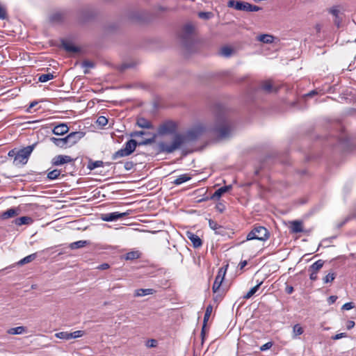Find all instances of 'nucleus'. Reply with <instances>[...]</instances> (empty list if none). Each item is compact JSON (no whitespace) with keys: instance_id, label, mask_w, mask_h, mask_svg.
<instances>
[{"instance_id":"338daca9","label":"nucleus","mask_w":356,"mask_h":356,"mask_svg":"<svg viewBox=\"0 0 356 356\" xmlns=\"http://www.w3.org/2000/svg\"><path fill=\"white\" fill-rule=\"evenodd\" d=\"M221 298H221V296H220L217 295V296H216L213 298V300H214L215 301H217V300H221Z\"/></svg>"},{"instance_id":"7ed1b4c3","label":"nucleus","mask_w":356,"mask_h":356,"mask_svg":"<svg viewBox=\"0 0 356 356\" xmlns=\"http://www.w3.org/2000/svg\"><path fill=\"white\" fill-rule=\"evenodd\" d=\"M193 26L188 24L183 26L179 33L181 42L187 50H191L195 43L193 35Z\"/></svg>"},{"instance_id":"a878e982","label":"nucleus","mask_w":356,"mask_h":356,"mask_svg":"<svg viewBox=\"0 0 356 356\" xmlns=\"http://www.w3.org/2000/svg\"><path fill=\"white\" fill-rule=\"evenodd\" d=\"M154 290L152 289H140L136 291L135 296L140 297L145 296L147 295L153 294L154 293Z\"/></svg>"},{"instance_id":"c756f323","label":"nucleus","mask_w":356,"mask_h":356,"mask_svg":"<svg viewBox=\"0 0 356 356\" xmlns=\"http://www.w3.org/2000/svg\"><path fill=\"white\" fill-rule=\"evenodd\" d=\"M304 332L303 328L300 326V324H296L293 327V334L292 338L296 339L299 335H301Z\"/></svg>"},{"instance_id":"9d476101","label":"nucleus","mask_w":356,"mask_h":356,"mask_svg":"<svg viewBox=\"0 0 356 356\" xmlns=\"http://www.w3.org/2000/svg\"><path fill=\"white\" fill-rule=\"evenodd\" d=\"M85 136L83 131H74L67 136V142L70 146L76 144Z\"/></svg>"},{"instance_id":"ea45409f","label":"nucleus","mask_w":356,"mask_h":356,"mask_svg":"<svg viewBox=\"0 0 356 356\" xmlns=\"http://www.w3.org/2000/svg\"><path fill=\"white\" fill-rule=\"evenodd\" d=\"M155 138H156V135L154 134L152 138L145 139L140 142H138V146L150 145L155 141Z\"/></svg>"},{"instance_id":"f03ea898","label":"nucleus","mask_w":356,"mask_h":356,"mask_svg":"<svg viewBox=\"0 0 356 356\" xmlns=\"http://www.w3.org/2000/svg\"><path fill=\"white\" fill-rule=\"evenodd\" d=\"M214 130L218 134V136L221 139L228 138L231 136L233 131V126L225 111L217 115L216 124Z\"/></svg>"},{"instance_id":"09e8293b","label":"nucleus","mask_w":356,"mask_h":356,"mask_svg":"<svg viewBox=\"0 0 356 356\" xmlns=\"http://www.w3.org/2000/svg\"><path fill=\"white\" fill-rule=\"evenodd\" d=\"M146 134H147L146 132L143 131H136L131 132L130 136L131 137H139V136H142Z\"/></svg>"},{"instance_id":"aec40b11","label":"nucleus","mask_w":356,"mask_h":356,"mask_svg":"<svg viewBox=\"0 0 356 356\" xmlns=\"http://www.w3.org/2000/svg\"><path fill=\"white\" fill-rule=\"evenodd\" d=\"M137 146L138 142L134 139L129 140L123 145V147L131 154H132L135 151Z\"/></svg>"},{"instance_id":"f704fd0d","label":"nucleus","mask_w":356,"mask_h":356,"mask_svg":"<svg viewBox=\"0 0 356 356\" xmlns=\"http://www.w3.org/2000/svg\"><path fill=\"white\" fill-rule=\"evenodd\" d=\"M323 264H324V261L323 260H321V259H319V260L316 261V262H314L309 267V268L312 271L317 272L318 270H320L323 267Z\"/></svg>"},{"instance_id":"412c9836","label":"nucleus","mask_w":356,"mask_h":356,"mask_svg":"<svg viewBox=\"0 0 356 356\" xmlns=\"http://www.w3.org/2000/svg\"><path fill=\"white\" fill-rule=\"evenodd\" d=\"M130 154H131L124 147H122L120 149L113 154L111 158L113 160H116L121 157L129 156Z\"/></svg>"},{"instance_id":"423d86ee","label":"nucleus","mask_w":356,"mask_h":356,"mask_svg":"<svg viewBox=\"0 0 356 356\" xmlns=\"http://www.w3.org/2000/svg\"><path fill=\"white\" fill-rule=\"evenodd\" d=\"M227 6L230 8H234L237 10H243L247 12H257L261 10V8L259 6L241 1L230 0L228 1Z\"/></svg>"},{"instance_id":"5701e85b","label":"nucleus","mask_w":356,"mask_h":356,"mask_svg":"<svg viewBox=\"0 0 356 356\" xmlns=\"http://www.w3.org/2000/svg\"><path fill=\"white\" fill-rule=\"evenodd\" d=\"M61 42L62 47L67 52H77L79 51L77 47H74L71 42L68 41L63 40Z\"/></svg>"},{"instance_id":"1a4fd4ad","label":"nucleus","mask_w":356,"mask_h":356,"mask_svg":"<svg viewBox=\"0 0 356 356\" xmlns=\"http://www.w3.org/2000/svg\"><path fill=\"white\" fill-rule=\"evenodd\" d=\"M129 214L127 212L120 213L118 211L102 214L101 218L106 222L115 221L120 218H124Z\"/></svg>"},{"instance_id":"20e7f679","label":"nucleus","mask_w":356,"mask_h":356,"mask_svg":"<svg viewBox=\"0 0 356 356\" xmlns=\"http://www.w3.org/2000/svg\"><path fill=\"white\" fill-rule=\"evenodd\" d=\"M177 129L178 124L176 122L170 120H165L159 126L157 134L160 136L172 135L173 137L176 134H179Z\"/></svg>"},{"instance_id":"4c0bfd02","label":"nucleus","mask_w":356,"mask_h":356,"mask_svg":"<svg viewBox=\"0 0 356 356\" xmlns=\"http://www.w3.org/2000/svg\"><path fill=\"white\" fill-rule=\"evenodd\" d=\"M56 338L65 340L71 339L70 332H60L55 334Z\"/></svg>"},{"instance_id":"a18cd8bd","label":"nucleus","mask_w":356,"mask_h":356,"mask_svg":"<svg viewBox=\"0 0 356 356\" xmlns=\"http://www.w3.org/2000/svg\"><path fill=\"white\" fill-rule=\"evenodd\" d=\"M84 334V331L83 330H77L73 332H70L71 339H76L81 337Z\"/></svg>"},{"instance_id":"e2e57ef3","label":"nucleus","mask_w":356,"mask_h":356,"mask_svg":"<svg viewBox=\"0 0 356 356\" xmlns=\"http://www.w3.org/2000/svg\"><path fill=\"white\" fill-rule=\"evenodd\" d=\"M216 208L217 209L220 211V212H223L224 209H225V207L223 204H219L216 206Z\"/></svg>"},{"instance_id":"58836bf2","label":"nucleus","mask_w":356,"mask_h":356,"mask_svg":"<svg viewBox=\"0 0 356 356\" xmlns=\"http://www.w3.org/2000/svg\"><path fill=\"white\" fill-rule=\"evenodd\" d=\"M232 49L229 47H223L221 49H220V55L221 56H223L225 57H229L232 55Z\"/></svg>"},{"instance_id":"bb28decb","label":"nucleus","mask_w":356,"mask_h":356,"mask_svg":"<svg viewBox=\"0 0 356 356\" xmlns=\"http://www.w3.org/2000/svg\"><path fill=\"white\" fill-rule=\"evenodd\" d=\"M258 40L266 44H270L274 41V37L268 34H262L259 35Z\"/></svg>"},{"instance_id":"393cba45","label":"nucleus","mask_w":356,"mask_h":356,"mask_svg":"<svg viewBox=\"0 0 356 356\" xmlns=\"http://www.w3.org/2000/svg\"><path fill=\"white\" fill-rule=\"evenodd\" d=\"M191 177L188 174H183L179 175L177 179H175L172 183L175 185H180L188 180H190Z\"/></svg>"},{"instance_id":"052dcab7","label":"nucleus","mask_w":356,"mask_h":356,"mask_svg":"<svg viewBox=\"0 0 356 356\" xmlns=\"http://www.w3.org/2000/svg\"><path fill=\"white\" fill-rule=\"evenodd\" d=\"M15 155H17V151L15 149H11L8 152V156L10 157L15 158Z\"/></svg>"},{"instance_id":"6e6d98bb","label":"nucleus","mask_w":356,"mask_h":356,"mask_svg":"<svg viewBox=\"0 0 356 356\" xmlns=\"http://www.w3.org/2000/svg\"><path fill=\"white\" fill-rule=\"evenodd\" d=\"M109 267H110V266H109L108 264L104 263V264H102L99 265L97 267V269L103 270L108 269Z\"/></svg>"},{"instance_id":"c9c22d12","label":"nucleus","mask_w":356,"mask_h":356,"mask_svg":"<svg viewBox=\"0 0 356 356\" xmlns=\"http://www.w3.org/2000/svg\"><path fill=\"white\" fill-rule=\"evenodd\" d=\"M61 173V171L57 169L53 170L48 172L47 178L50 180H54L57 179Z\"/></svg>"},{"instance_id":"c03bdc74","label":"nucleus","mask_w":356,"mask_h":356,"mask_svg":"<svg viewBox=\"0 0 356 356\" xmlns=\"http://www.w3.org/2000/svg\"><path fill=\"white\" fill-rule=\"evenodd\" d=\"M97 123L100 126H105L108 123V120L106 117L101 115L98 117L97 120Z\"/></svg>"},{"instance_id":"f257e3e1","label":"nucleus","mask_w":356,"mask_h":356,"mask_svg":"<svg viewBox=\"0 0 356 356\" xmlns=\"http://www.w3.org/2000/svg\"><path fill=\"white\" fill-rule=\"evenodd\" d=\"M205 128L200 124L195 126L184 134H176L170 142L161 141L157 148L159 153L171 154L180 149L184 144L197 140L204 132Z\"/></svg>"},{"instance_id":"bf43d9fd","label":"nucleus","mask_w":356,"mask_h":356,"mask_svg":"<svg viewBox=\"0 0 356 356\" xmlns=\"http://www.w3.org/2000/svg\"><path fill=\"white\" fill-rule=\"evenodd\" d=\"M309 278L313 281L317 280V272L312 271L309 275Z\"/></svg>"},{"instance_id":"72a5a7b5","label":"nucleus","mask_w":356,"mask_h":356,"mask_svg":"<svg viewBox=\"0 0 356 356\" xmlns=\"http://www.w3.org/2000/svg\"><path fill=\"white\" fill-rule=\"evenodd\" d=\"M104 163L102 161H95L89 162L88 167L90 170H94L97 168L104 167Z\"/></svg>"},{"instance_id":"680f3d73","label":"nucleus","mask_w":356,"mask_h":356,"mask_svg":"<svg viewBox=\"0 0 356 356\" xmlns=\"http://www.w3.org/2000/svg\"><path fill=\"white\" fill-rule=\"evenodd\" d=\"M293 291V287L291 286H287L286 287V292L288 293V294H291Z\"/></svg>"},{"instance_id":"f3484780","label":"nucleus","mask_w":356,"mask_h":356,"mask_svg":"<svg viewBox=\"0 0 356 356\" xmlns=\"http://www.w3.org/2000/svg\"><path fill=\"white\" fill-rule=\"evenodd\" d=\"M212 310H213L212 305H209L207 307V309H206V311H205V313H204V316L203 327H202V331H201V335L202 337L204 334V328H205L206 324H207V321H209V317L211 316Z\"/></svg>"},{"instance_id":"2eb2a0df","label":"nucleus","mask_w":356,"mask_h":356,"mask_svg":"<svg viewBox=\"0 0 356 356\" xmlns=\"http://www.w3.org/2000/svg\"><path fill=\"white\" fill-rule=\"evenodd\" d=\"M290 232L297 234L303 232L302 222L299 220H294L291 222Z\"/></svg>"},{"instance_id":"cd10ccee","label":"nucleus","mask_w":356,"mask_h":356,"mask_svg":"<svg viewBox=\"0 0 356 356\" xmlns=\"http://www.w3.org/2000/svg\"><path fill=\"white\" fill-rule=\"evenodd\" d=\"M26 330L25 327L24 326H19L16 327H12L8 330L7 333L12 335L15 334H21L24 333Z\"/></svg>"},{"instance_id":"774afa93","label":"nucleus","mask_w":356,"mask_h":356,"mask_svg":"<svg viewBox=\"0 0 356 356\" xmlns=\"http://www.w3.org/2000/svg\"><path fill=\"white\" fill-rule=\"evenodd\" d=\"M36 104H37V102H33L31 104L30 107H33Z\"/></svg>"},{"instance_id":"f8f14e48","label":"nucleus","mask_w":356,"mask_h":356,"mask_svg":"<svg viewBox=\"0 0 356 356\" xmlns=\"http://www.w3.org/2000/svg\"><path fill=\"white\" fill-rule=\"evenodd\" d=\"M232 188V185H227L217 189L215 193L211 196V200H219L220 197L226 192L229 191Z\"/></svg>"},{"instance_id":"dca6fc26","label":"nucleus","mask_w":356,"mask_h":356,"mask_svg":"<svg viewBox=\"0 0 356 356\" xmlns=\"http://www.w3.org/2000/svg\"><path fill=\"white\" fill-rule=\"evenodd\" d=\"M69 130L66 124H60L56 126L53 129V134L55 135L60 136L66 134Z\"/></svg>"},{"instance_id":"3c124183","label":"nucleus","mask_w":356,"mask_h":356,"mask_svg":"<svg viewBox=\"0 0 356 356\" xmlns=\"http://www.w3.org/2000/svg\"><path fill=\"white\" fill-rule=\"evenodd\" d=\"M353 307H354L353 303L350 302L345 303L342 306L341 309L343 310H350V309H353Z\"/></svg>"},{"instance_id":"4468645a","label":"nucleus","mask_w":356,"mask_h":356,"mask_svg":"<svg viewBox=\"0 0 356 356\" xmlns=\"http://www.w3.org/2000/svg\"><path fill=\"white\" fill-rule=\"evenodd\" d=\"M187 237L191 241V243H193V246L195 248H197L202 245V240L197 235L192 232H187Z\"/></svg>"},{"instance_id":"5fc2aeb1","label":"nucleus","mask_w":356,"mask_h":356,"mask_svg":"<svg viewBox=\"0 0 356 356\" xmlns=\"http://www.w3.org/2000/svg\"><path fill=\"white\" fill-rule=\"evenodd\" d=\"M347 335H346V333L345 332H342V333H339V334H335L334 336H333L332 337V339L334 340H338V339H340L343 337H346Z\"/></svg>"},{"instance_id":"c85d7f7f","label":"nucleus","mask_w":356,"mask_h":356,"mask_svg":"<svg viewBox=\"0 0 356 356\" xmlns=\"http://www.w3.org/2000/svg\"><path fill=\"white\" fill-rule=\"evenodd\" d=\"M36 258V253H33L31 254H29L24 258L19 260L17 264L19 266H22L24 264H28L33 261Z\"/></svg>"},{"instance_id":"e433bc0d","label":"nucleus","mask_w":356,"mask_h":356,"mask_svg":"<svg viewBox=\"0 0 356 356\" xmlns=\"http://www.w3.org/2000/svg\"><path fill=\"white\" fill-rule=\"evenodd\" d=\"M54 77V76L51 73L43 74L39 76L38 81L41 83H45L49 80L53 79Z\"/></svg>"},{"instance_id":"4be33fe9","label":"nucleus","mask_w":356,"mask_h":356,"mask_svg":"<svg viewBox=\"0 0 356 356\" xmlns=\"http://www.w3.org/2000/svg\"><path fill=\"white\" fill-rule=\"evenodd\" d=\"M51 141L54 143L56 146L63 147L66 145H69L67 136L65 138H50Z\"/></svg>"},{"instance_id":"49530a36","label":"nucleus","mask_w":356,"mask_h":356,"mask_svg":"<svg viewBox=\"0 0 356 356\" xmlns=\"http://www.w3.org/2000/svg\"><path fill=\"white\" fill-rule=\"evenodd\" d=\"M135 165L136 163L132 161H128L124 163V167L126 170L129 171L132 170Z\"/></svg>"},{"instance_id":"37998d69","label":"nucleus","mask_w":356,"mask_h":356,"mask_svg":"<svg viewBox=\"0 0 356 356\" xmlns=\"http://www.w3.org/2000/svg\"><path fill=\"white\" fill-rule=\"evenodd\" d=\"M334 278H335V273H330L323 278V282L324 283L332 282L334 280Z\"/></svg>"},{"instance_id":"b1692460","label":"nucleus","mask_w":356,"mask_h":356,"mask_svg":"<svg viewBox=\"0 0 356 356\" xmlns=\"http://www.w3.org/2000/svg\"><path fill=\"white\" fill-rule=\"evenodd\" d=\"M89 243H90V242L88 241H85V240L78 241L71 243L70 244L69 247L72 250L79 249V248L85 247L86 245H88Z\"/></svg>"},{"instance_id":"a211bd4d","label":"nucleus","mask_w":356,"mask_h":356,"mask_svg":"<svg viewBox=\"0 0 356 356\" xmlns=\"http://www.w3.org/2000/svg\"><path fill=\"white\" fill-rule=\"evenodd\" d=\"M136 124L140 128L153 129L152 122L145 118H138L136 121Z\"/></svg>"},{"instance_id":"0eeeda50","label":"nucleus","mask_w":356,"mask_h":356,"mask_svg":"<svg viewBox=\"0 0 356 356\" xmlns=\"http://www.w3.org/2000/svg\"><path fill=\"white\" fill-rule=\"evenodd\" d=\"M35 145H31L26 146L18 151H17V155L15 158V165L18 164H26L28 161L29 157L32 153Z\"/></svg>"},{"instance_id":"864d4df0","label":"nucleus","mask_w":356,"mask_h":356,"mask_svg":"<svg viewBox=\"0 0 356 356\" xmlns=\"http://www.w3.org/2000/svg\"><path fill=\"white\" fill-rule=\"evenodd\" d=\"M83 67L86 68H92L94 67V64L91 61L89 60H85L82 63Z\"/></svg>"},{"instance_id":"de8ad7c7","label":"nucleus","mask_w":356,"mask_h":356,"mask_svg":"<svg viewBox=\"0 0 356 356\" xmlns=\"http://www.w3.org/2000/svg\"><path fill=\"white\" fill-rule=\"evenodd\" d=\"M7 17L6 10L4 7L0 4V19H4Z\"/></svg>"},{"instance_id":"a19ab883","label":"nucleus","mask_w":356,"mask_h":356,"mask_svg":"<svg viewBox=\"0 0 356 356\" xmlns=\"http://www.w3.org/2000/svg\"><path fill=\"white\" fill-rule=\"evenodd\" d=\"M209 225L211 229L215 230L216 233H218V229H221L222 227L217 223L215 220L210 219L209 220Z\"/></svg>"},{"instance_id":"ddd939ff","label":"nucleus","mask_w":356,"mask_h":356,"mask_svg":"<svg viewBox=\"0 0 356 356\" xmlns=\"http://www.w3.org/2000/svg\"><path fill=\"white\" fill-rule=\"evenodd\" d=\"M19 213V209L18 208H10L3 212L1 215V218L3 220H6L10 218L15 217Z\"/></svg>"},{"instance_id":"6ab92c4d","label":"nucleus","mask_w":356,"mask_h":356,"mask_svg":"<svg viewBox=\"0 0 356 356\" xmlns=\"http://www.w3.org/2000/svg\"><path fill=\"white\" fill-rule=\"evenodd\" d=\"M33 222V218L29 216H22L16 218L14 221L15 224L17 226H21L23 225H31Z\"/></svg>"},{"instance_id":"9b49d317","label":"nucleus","mask_w":356,"mask_h":356,"mask_svg":"<svg viewBox=\"0 0 356 356\" xmlns=\"http://www.w3.org/2000/svg\"><path fill=\"white\" fill-rule=\"evenodd\" d=\"M73 159L67 155H58L53 158L51 163L54 165H61L72 162Z\"/></svg>"},{"instance_id":"7c9ffc66","label":"nucleus","mask_w":356,"mask_h":356,"mask_svg":"<svg viewBox=\"0 0 356 356\" xmlns=\"http://www.w3.org/2000/svg\"><path fill=\"white\" fill-rule=\"evenodd\" d=\"M261 89L266 91V92H272L273 91L277 92V89L273 90V85L270 81H264L261 85Z\"/></svg>"},{"instance_id":"0e129e2a","label":"nucleus","mask_w":356,"mask_h":356,"mask_svg":"<svg viewBox=\"0 0 356 356\" xmlns=\"http://www.w3.org/2000/svg\"><path fill=\"white\" fill-rule=\"evenodd\" d=\"M334 24L339 27L341 23V19L339 18L334 17Z\"/></svg>"},{"instance_id":"69168bd1","label":"nucleus","mask_w":356,"mask_h":356,"mask_svg":"<svg viewBox=\"0 0 356 356\" xmlns=\"http://www.w3.org/2000/svg\"><path fill=\"white\" fill-rule=\"evenodd\" d=\"M315 94H316V90H312L311 92H309V93H307V94L306 95V96H307V97H312V96L314 95Z\"/></svg>"},{"instance_id":"603ef678","label":"nucleus","mask_w":356,"mask_h":356,"mask_svg":"<svg viewBox=\"0 0 356 356\" xmlns=\"http://www.w3.org/2000/svg\"><path fill=\"white\" fill-rule=\"evenodd\" d=\"M273 346V343L271 342H268V343H266L265 344L262 345L260 348V350L261 351H264V350H266L269 348H270Z\"/></svg>"},{"instance_id":"8fccbe9b","label":"nucleus","mask_w":356,"mask_h":356,"mask_svg":"<svg viewBox=\"0 0 356 356\" xmlns=\"http://www.w3.org/2000/svg\"><path fill=\"white\" fill-rule=\"evenodd\" d=\"M330 13H331L334 17L339 18V10L337 8L333 7L330 8Z\"/></svg>"},{"instance_id":"2f4dec72","label":"nucleus","mask_w":356,"mask_h":356,"mask_svg":"<svg viewBox=\"0 0 356 356\" xmlns=\"http://www.w3.org/2000/svg\"><path fill=\"white\" fill-rule=\"evenodd\" d=\"M140 252L138 250L129 252L126 254L125 259L127 260H134L140 257Z\"/></svg>"},{"instance_id":"13d9d810","label":"nucleus","mask_w":356,"mask_h":356,"mask_svg":"<svg viewBox=\"0 0 356 356\" xmlns=\"http://www.w3.org/2000/svg\"><path fill=\"white\" fill-rule=\"evenodd\" d=\"M355 322L353 321H348L346 324V327L348 330H350L354 327Z\"/></svg>"},{"instance_id":"39448f33","label":"nucleus","mask_w":356,"mask_h":356,"mask_svg":"<svg viewBox=\"0 0 356 356\" xmlns=\"http://www.w3.org/2000/svg\"><path fill=\"white\" fill-rule=\"evenodd\" d=\"M270 233L268 230L263 226L254 227L246 236V241L259 240L265 241L268 239Z\"/></svg>"},{"instance_id":"79ce46f5","label":"nucleus","mask_w":356,"mask_h":356,"mask_svg":"<svg viewBox=\"0 0 356 356\" xmlns=\"http://www.w3.org/2000/svg\"><path fill=\"white\" fill-rule=\"evenodd\" d=\"M213 16V14L211 12H200L198 13V17L203 19H209Z\"/></svg>"},{"instance_id":"473e14b6","label":"nucleus","mask_w":356,"mask_h":356,"mask_svg":"<svg viewBox=\"0 0 356 356\" xmlns=\"http://www.w3.org/2000/svg\"><path fill=\"white\" fill-rule=\"evenodd\" d=\"M262 284V282L258 283L256 286L252 287L245 295L243 296L244 299L250 298L259 289L260 286Z\"/></svg>"},{"instance_id":"4d7b16f0","label":"nucleus","mask_w":356,"mask_h":356,"mask_svg":"<svg viewBox=\"0 0 356 356\" xmlns=\"http://www.w3.org/2000/svg\"><path fill=\"white\" fill-rule=\"evenodd\" d=\"M337 300V296H330L327 298V302H328L329 305H332V304L334 303Z\"/></svg>"},{"instance_id":"6e6552de","label":"nucleus","mask_w":356,"mask_h":356,"mask_svg":"<svg viewBox=\"0 0 356 356\" xmlns=\"http://www.w3.org/2000/svg\"><path fill=\"white\" fill-rule=\"evenodd\" d=\"M226 268H220L218 270V274L215 278L213 286H212V291L213 293H216L219 291L220 287L224 280L225 274H226Z\"/></svg>"}]
</instances>
